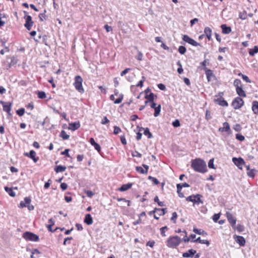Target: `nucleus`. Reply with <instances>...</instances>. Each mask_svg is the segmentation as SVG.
<instances>
[{"mask_svg": "<svg viewBox=\"0 0 258 258\" xmlns=\"http://www.w3.org/2000/svg\"><path fill=\"white\" fill-rule=\"evenodd\" d=\"M66 167L62 166V165H58L57 166L55 169L54 170L56 173L63 172L66 170Z\"/></svg>", "mask_w": 258, "mask_h": 258, "instance_id": "nucleus-30", "label": "nucleus"}, {"mask_svg": "<svg viewBox=\"0 0 258 258\" xmlns=\"http://www.w3.org/2000/svg\"><path fill=\"white\" fill-rule=\"evenodd\" d=\"M38 97L40 99H44L46 98V94L43 91H38L37 93Z\"/></svg>", "mask_w": 258, "mask_h": 258, "instance_id": "nucleus-39", "label": "nucleus"}, {"mask_svg": "<svg viewBox=\"0 0 258 258\" xmlns=\"http://www.w3.org/2000/svg\"><path fill=\"white\" fill-rule=\"evenodd\" d=\"M172 125L174 127H178L180 126V123L178 119H176L175 120L172 122Z\"/></svg>", "mask_w": 258, "mask_h": 258, "instance_id": "nucleus-55", "label": "nucleus"}, {"mask_svg": "<svg viewBox=\"0 0 258 258\" xmlns=\"http://www.w3.org/2000/svg\"><path fill=\"white\" fill-rule=\"evenodd\" d=\"M211 118H212V116H211V115L210 114V111L209 110H206L205 118L207 120H209L211 119Z\"/></svg>", "mask_w": 258, "mask_h": 258, "instance_id": "nucleus-57", "label": "nucleus"}, {"mask_svg": "<svg viewBox=\"0 0 258 258\" xmlns=\"http://www.w3.org/2000/svg\"><path fill=\"white\" fill-rule=\"evenodd\" d=\"M235 229L239 232H243L244 230V226L240 224H238L236 227L235 226Z\"/></svg>", "mask_w": 258, "mask_h": 258, "instance_id": "nucleus-45", "label": "nucleus"}, {"mask_svg": "<svg viewBox=\"0 0 258 258\" xmlns=\"http://www.w3.org/2000/svg\"><path fill=\"white\" fill-rule=\"evenodd\" d=\"M145 77H142V80H141V81H140L139 82V83H138V84H137V87H142L143 86V83L145 81Z\"/></svg>", "mask_w": 258, "mask_h": 258, "instance_id": "nucleus-52", "label": "nucleus"}, {"mask_svg": "<svg viewBox=\"0 0 258 258\" xmlns=\"http://www.w3.org/2000/svg\"><path fill=\"white\" fill-rule=\"evenodd\" d=\"M161 105H158L156 108H154V115L155 117H157L160 114L161 111Z\"/></svg>", "mask_w": 258, "mask_h": 258, "instance_id": "nucleus-31", "label": "nucleus"}, {"mask_svg": "<svg viewBox=\"0 0 258 258\" xmlns=\"http://www.w3.org/2000/svg\"><path fill=\"white\" fill-rule=\"evenodd\" d=\"M182 39L184 41L194 46H200V44L199 43L196 42L195 40L189 37L187 35H184L182 37Z\"/></svg>", "mask_w": 258, "mask_h": 258, "instance_id": "nucleus-6", "label": "nucleus"}, {"mask_svg": "<svg viewBox=\"0 0 258 258\" xmlns=\"http://www.w3.org/2000/svg\"><path fill=\"white\" fill-rule=\"evenodd\" d=\"M131 70L130 68H126L124 70H123V71H122L120 73V75L121 76H123L124 75H125L126 74H127L128 71Z\"/></svg>", "mask_w": 258, "mask_h": 258, "instance_id": "nucleus-63", "label": "nucleus"}, {"mask_svg": "<svg viewBox=\"0 0 258 258\" xmlns=\"http://www.w3.org/2000/svg\"><path fill=\"white\" fill-rule=\"evenodd\" d=\"M258 52V47L254 46L252 49H250L249 51V54L251 56H254V54Z\"/></svg>", "mask_w": 258, "mask_h": 258, "instance_id": "nucleus-32", "label": "nucleus"}, {"mask_svg": "<svg viewBox=\"0 0 258 258\" xmlns=\"http://www.w3.org/2000/svg\"><path fill=\"white\" fill-rule=\"evenodd\" d=\"M154 201L155 202L157 203L159 206L163 207L165 206L164 203L163 202L159 201L158 197L157 196H155Z\"/></svg>", "mask_w": 258, "mask_h": 258, "instance_id": "nucleus-36", "label": "nucleus"}, {"mask_svg": "<svg viewBox=\"0 0 258 258\" xmlns=\"http://www.w3.org/2000/svg\"><path fill=\"white\" fill-rule=\"evenodd\" d=\"M252 109L254 113L258 114V101H253Z\"/></svg>", "mask_w": 258, "mask_h": 258, "instance_id": "nucleus-28", "label": "nucleus"}, {"mask_svg": "<svg viewBox=\"0 0 258 258\" xmlns=\"http://www.w3.org/2000/svg\"><path fill=\"white\" fill-rule=\"evenodd\" d=\"M86 195L89 198H91L94 195V192L91 190H87L86 191Z\"/></svg>", "mask_w": 258, "mask_h": 258, "instance_id": "nucleus-62", "label": "nucleus"}, {"mask_svg": "<svg viewBox=\"0 0 258 258\" xmlns=\"http://www.w3.org/2000/svg\"><path fill=\"white\" fill-rule=\"evenodd\" d=\"M104 27L107 32H109L112 31V27L111 26H108V25H105Z\"/></svg>", "mask_w": 258, "mask_h": 258, "instance_id": "nucleus-64", "label": "nucleus"}, {"mask_svg": "<svg viewBox=\"0 0 258 258\" xmlns=\"http://www.w3.org/2000/svg\"><path fill=\"white\" fill-rule=\"evenodd\" d=\"M196 250L190 249L187 251L182 253V256L183 257H192L196 253Z\"/></svg>", "mask_w": 258, "mask_h": 258, "instance_id": "nucleus-13", "label": "nucleus"}, {"mask_svg": "<svg viewBox=\"0 0 258 258\" xmlns=\"http://www.w3.org/2000/svg\"><path fill=\"white\" fill-rule=\"evenodd\" d=\"M204 70H205V73L207 76L208 81H211L212 78L214 77V75L212 71L210 69H208L207 68H204Z\"/></svg>", "mask_w": 258, "mask_h": 258, "instance_id": "nucleus-20", "label": "nucleus"}, {"mask_svg": "<svg viewBox=\"0 0 258 258\" xmlns=\"http://www.w3.org/2000/svg\"><path fill=\"white\" fill-rule=\"evenodd\" d=\"M236 138L239 141H242L245 139V138L243 136L240 134H236Z\"/></svg>", "mask_w": 258, "mask_h": 258, "instance_id": "nucleus-53", "label": "nucleus"}, {"mask_svg": "<svg viewBox=\"0 0 258 258\" xmlns=\"http://www.w3.org/2000/svg\"><path fill=\"white\" fill-rule=\"evenodd\" d=\"M138 55L137 57V59L139 60H142L143 59V53L139 50H138Z\"/></svg>", "mask_w": 258, "mask_h": 258, "instance_id": "nucleus-58", "label": "nucleus"}, {"mask_svg": "<svg viewBox=\"0 0 258 258\" xmlns=\"http://www.w3.org/2000/svg\"><path fill=\"white\" fill-rule=\"evenodd\" d=\"M24 19H25L26 23L24 24V26L28 30H30L32 26L33 25V22L32 20L31 16L29 15H25L24 16Z\"/></svg>", "mask_w": 258, "mask_h": 258, "instance_id": "nucleus-7", "label": "nucleus"}, {"mask_svg": "<svg viewBox=\"0 0 258 258\" xmlns=\"http://www.w3.org/2000/svg\"><path fill=\"white\" fill-rule=\"evenodd\" d=\"M123 99V95H120L119 98L114 100V103L115 104H119L121 103Z\"/></svg>", "mask_w": 258, "mask_h": 258, "instance_id": "nucleus-49", "label": "nucleus"}, {"mask_svg": "<svg viewBox=\"0 0 258 258\" xmlns=\"http://www.w3.org/2000/svg\"><path fill=\"white\" fill-rule=\"evenodd\" d=\"M31 202V199L29 197H25L24 201H21L20 203V207L24 208L27 207L30 204Z\"/></svg>", "mask_w": 258, "mask_h": 258, "instance_id": "nucleus-16", "label": "nucleus"}, {"mask_svg": "<svg viewBox=\"0 0 258 258\" xmlns=\"http://www.w3.org/2000/svg\"><path fill=\"white\" fill-rule=\"evenodd\" d=\"M192 241H193L194 242H199V243H202V244H205L207 246H209L210 245V242H209V241L208 240H202L201 239L200 237H198L197 239H196L195 240H192Z\"/></svg>", "mask_w": 258, "mask_h": 258, "instance_id": "nucleus-27", "label": "nucleus"}, {"mask_svg": "<svg viewBox=\"0 0 258 258\" xmlns=\"http://www.w3.org/2000/svg\"><path fill=\"white\" fill-rule=\"evenodd\" d=\"M254 171L255 169H254L250 170L249 172H247L248 176L250 177H253L255 175Z\"/></svg>", "mask_w": 258, "mask_h": 258, "instance_id": "nucleus-54", "label": "nucleus"}, {"mask_svg": "<svg viewBox=\"0 0 258 258\" xmlns=\"http://www.w3.org/2000/svg\"><path fill=\"white\" fill-rule=\"evenodd\" d=\"M143 166L144 167V169L141 166H136V171L141 174H147L149 168V166L146 164H143Z\"/></svg>", "mask_w": 258, "mask_h": 258, "instance_id": "nucleus-11", "label": "nucleus"}, {"mask_svg": "<svg viewBox=\"0 0 258 258\" xmlns=\"http://www.w3.org/2000/svg\"><path fill=\"white\" fill-rule=\"evenodd\" d=\"M191 166L195 171L198 172L205 173L207 171L206 162L200 158L193 160Z\"/></svg>", "mask_w": 258, "mask_h": 258, "instance_id": "nucleus-1", "label": "nucleus"}, {"mask_svg": "<svg viewBox=\"0 0 258 258\" xmlns=\"http://www.w3.org/2000/svg\"><path fill=\"white\" fill-rule=\"evenodd\" d=\"M214 158L211 159L208 162V167L210 168L215 169V166L214 164Z\"/></svg>", "mask_w": 258, "mask_h": 258, "instance_id": "nucleus-42", "label": "nucleus"}, {"mask_svg": "<svg viewBox=\"0 0 258 258\" xmlns=\"http://www.w3.org/2000/svg\"><path fill=\"white\" fill-rule=\"evenodd\" d=\"M223 127H220L219 129V131L221 132H228L230 131V125L229 123L227 122H225L223 124Z\"/></svg>", "mask_w": 258, "mask_h": 258, "instance_id": "nucleus-21", "label": "nucleus"}, {"mask_svg": "<svg viewBox=\"0 0 258 258\" xmlns=\"http://www.w3.org/2000/svg\"><path fill=\"white\" fill-rule=\"evenodd\" d=\"M186 200L188 202H191L193 203H195L196 201V199H195V195H191L187 197L186 198Z\"/></svg>", "mask_w": 258, "mask_h": 258, "instance_id": "nucleus-40", "label": "nucleus"}, {"mask_svg": "<svg viewBox=\"0 0 258 258\" xmlns=\"http://www.w3.org/2000/svg\"><path fill=\"white\" fill-rule=\"evenodd\" d=\"M215 102H217L219 105L226 107L228 105L227 102L221 96L215 99Z\"/></svg>", "mask_w": 258, "mask_h": 258, "instance_id": "nucleus-12", "label": "nucleus"}, {"mask_svg": "<svg viewBox=\"0 0 258 258\" xmlns=\"http://www.w3.org/2000/svg\"><path fill=\"white\" fill-rule=\"evenodd\" d=\"M132 185H133V184L131 183H128L125 184H123L119 188V190L121 191H126V190H128V189H130L132 187Z\"/></svg>", "mask_w": 258, "mask_h": 258, "instance_id": "nucleus-26", "label": "nucleus"}, {"mask_svg": "<svg viewBox=\"0 0 258 258\" xmlns=\"http://www.w3.org/2000/svg\"><path fill=\"white\" fill-rule=\"evenodd\" d=\"M202 197V195L199 194H197L195 195V199H196V203H203V201L201 200V198Z\"/></svg>", "mask_w": 258, "mask_h": 258, "instance_id": "nucleus-38", "label": "nucleus"}, {"mask_svg": "<svg viewBox=\"0 0 258 258\" xmlns=\"http://www.w3.org/2000/svg\"><path fill=\"white\" fill-rule=\"evenodd\" d=\"M181 239L178 236H171L167 240L166 245L168 247L174 248L180 243Z\"/></svg>", "mask_w": 258, "mask_h": 258, "instance_id": "nucleus-2", "label": "nucleus"}, {"mask_svg": "<svg viewBox=\"0 0 258 258\" xmlns=\"http://www.w3.org/2000/svg\"><path fill=\"white\" fill-rule=\"evenodd\" d=\"M82 82L83 79L81 76H77L75 77L74 85L76 89L81 93H83L84 92V88L82 86Z\"/></svg>", "mask_w": 258, "mask_h": 258, "instance_id": "nucleus-3", "label": "nucleus"}, {"mask_svg": "<svg viewBox=\"0 0 258 258\" xmlns=\"http://www.w3.org/2000/svg\"><path fill=\"white\" fill-rule=\"evenodd\" d=\"M235 241L241 246H243L245 244V240L242 236L234 235Z\"/></svg>", "mask_w": 258, "mask_h": 258, "instance_id": "nucleus-10", "label": "nucleus"}, {"mask_svg": "<svg viewBox=\"0 0 258 258\" xmlns=\"http://www.w3.org/2000/svg\"><path fill=\"white\" fill-rule=\"evenodd\" d=\"M178 52L181 54H184L186 51V48L183 46H180L178 48Z\"/></svg>", "mask_w": 258, "mask_h": 258, "instance_id": "nucleus-41", "label": "nucleus"}, {"mask_svg": "<svg viewBox=\"0 0 258 258\" xmlns=\"http://www.w3.org/2000/svg\"><path fill=\"white\" fill-rule=\"evenodd\" d=\"M80 127L79 121L73 122L69 124V129L72 131H75Z\"/></svg>", "mask_w": 258, "mask_h": 258, "instance_id": "nucleus-18", "label": "nucleus"}, {"mask_svg": "<svg viewBox=\"0 0 258 258\" xmlns=\"http://www.w3.org/2000/svg\"><path fill=\"white\" fill-rule=\"evenodd\" d=\"M89 142L90 144L92 146H93L98 152H100L101 151V147L98 143H97L95 141L94 139L93 138L90 139Z\"/></svg>", "mask_w": 258, "mask_h": 258, "instance_id": "nucleus-15", "label": "nucleus"}, {"mask_svg": "<svg viewBox=\"0 0 258 258\" xmlns=\"http://www.w3.org/2000/svg\"><path fill=\"white\" fill-rule=\"evenodd\" d=\"M132 155L133 157H137L139 158H141L142 157V154L137 151H135L134 152L132 153Z\"/></svg>", "mask_w": 258, "mask_h": 258, "instance_id": "nucleus-56", "label": "nucleus"}, {"mask_svg": "<svg viewBox=\"0 0 258 258\" xmlns=\"http://www.w3.org/2000/svg\"><path fill=\"white\" fill-rule=\"evenodd\" d=\"M144 134L145 135V136H148V138L149 139H151L153 138V135L152 134L150 133V131H149V129L148 128H146L145 130H144Z\"/></svg>", "mask_w": 258, "mask_h": 258, "instance_id": "nucleus-35", "label": "nucleus"}, {"mask_svg": "<svg viewBox=\"0 0 258 258\" xmlns=\"http://www.w3.org/2000/svg\"><path fill=\"white\" fill-rule=\"evenodd\" d=\"M158 87L161 90L164 91L166 89L165 86L164 84H161V83L158 84Z\"/></svg>", "mask_w": 258, "mask_h": 258, "instance_id": "nucleus-61", "label": "nucleus"}, {"mask_svg": "<svg viewBox=\"0 0 258 258\" xmlns=\"http://www.w3.org/2000/svg\"><path fill=\"white\" fill-rule=\"evenodd\" d=\"M5 189L11 197H14L16 196L15 192L13 191L12 188L5 186Z\"/></svg>", "mask_w": 258, "mask_h": 258, "instance_id": "nucleus-29", "label": "nucleus"}, {"mask_svg": "<svg viewBox=\"0 0 258 258\" xmlns=\"http://www.w3.org/2000/svg\"><path fill=\"white\" fill-rule=\"evenodd\" d=\"M166 208H155L153 210V212H156L157 213L158 215L159 216H163L166 213Z\"/></svg>", "mask_w": 258, "mask_h": 258, "instance_id": "nucleus-24", "label": "nucleus"}, {"mask_svg": "<svg viewBox=\"0 0 258 258\" xmlns=\"http://www.w3.org/2000/svg\"><path fill=\"white\" fill-rule=\"evenodd\" d=\"M22 237L26 240L37 242L39 240V236L31 232H25L23 234Z\"/></svg>", "mask_w": 258, "mask_h": 258, "instance_id": "nucleus-4", "label": "nucleus"}, {"mask_svg": "<svg viewBox=\"0 0 258 258\" xmlns=\"http://www.w3.org/2000/svg\"><path fill=\"white\" fill-rule=\"evenodd\" d=\"M145 97L147 100H148L150 102H153L154 99V94L153 93L150 92L149 95L146 94Z\"/></svg>", "mask_w": 258, "mask_h": 258, "instance_id": "nucleus-34", "label": "nucleus"}, {"mask_svg": "<svg viewBox=\"0 0 258 258\" xmlns=\"http://www.w3.org/2000/svg\"><path fill=\"white\" fill-rule=\"evenodd\" d=\"M183 233L185 234L184 236L182 238L181 240L187 242L190 240V238L187 237V232L185 230L183 231Z\"/></svg>", "mask_w": 258, "mask_h": 258, "instance_id": "nucleus-46", "label": "nucleus"}, {"mask_svg": "<svg viewBox=\"0 0 258 258\" xmlns=\"http://www.w3.org/2000/svg\"><path fill=\"white\" fill-rule=\"evenodd\" d=\"M226 217L227 218V220L230 225H231L233 229H235V224L236 222V219L235 218H234L232 214L229 212L226 213Z\"/></svg>", "mask_w": 258, "mask_h": 258, "instance_id": "nucleus-8", "label": "nucleus"}, {"mask_svg": "<svg viewBox=\"0 0 258 258\" xmlns=\"http://www.w3.org/2000/svg\"><path fill=\"white\" fill-rule=\"evenodd\" d=\"M232 161L240 169H242V166L244 164V161L241 158L233 157Z\"/></svg>", "mask_w": 258, "mask_h": 258, "instance_id": "nucleus-9", "label": "nucleus"}, {"mask_svg": "<svg viewBox=\"0 0 258 258\" xmlns=\"http://www.w3.org/2000/svg\"><path fill=\"white\" fill-rule=\"evenodd\" d=\"M222 33L224 34H229L231 32V28L230 27L227 26L226 24H223L221 26Z\"/></svg>", "mask_w": 258, "mask_h": 258, "instance_id": "nucleus-23", "label": "nucleus"}, {"mask_svg": "<svg viewBox=\"0 0 258 258\" xmlns=\"http://www.w3.org/2000/svg\"><path fill=\"white\" fill-rule=\"evenodd\" d=\"M18 115H19L20 116H22L24 115L25 113V109L24 108H21L16 111Z\"/></svg>", "mask_w": 258, "mask_h": 258, "instance_id": "nucleus-44", "label": "nucleus"}, {"mask_svg": "<svg viewBox=\"0 0 258 258\" xmlns=\"http://www.w3.org/2000/svg\"><path fill=\"white\" fill-rule=\"evenodd\" d=\"M59 137L65 140H68L70 138V136L68 135L63 130L61 131Z\"/></svg>", "mask_w": 258, "mask_h": 258, "instance_id": "nucleus-33", "label": "nucleus"}, {"mask_svg": "<svg viewBox=\"0 0 258 258\" xmlns=\"http://www.w3.org/2000/svg\"><path fill=\"white\" fill-rule=\"evenodd\" d=\"M24 155L26 156H28L30 157L31 159H32L35 163H36L38 161V158L35 157L36 153L33 150H31L29 153H26L24 154Z\"/></svg>", "mask_w": 258, "mask_h": 258, "instance_id": "nucleus-14", "label": "nucleus"}, {"mask_svg": "<svg viewBox=\"0 0 258 258\" xmlns=\"http://www.w3.org/2000/svg\"><path fill=\"white\" fill-rule=\"evenodd\" d=\"M244 104V101L240 97L235 98L234 100L232 101V106L235 109H239L241 108Z\"/></svg>", "mask_w": 258, "mask_h": 258, "instance_id": "nucleus-5", "label": "nucleus"}, {"mask_svg": "<svg viewBox=\"0 0 258 258\" xmlns=\"http://www.w3.org/2000/svg\"><path fill=\"white\" fill-rule=\"evenodd\" d=\"M236 93L237 94L241 97H245L246 94L245 92L243 91L242 87H238L236 88Z\"/></svg>", "mask_w": 258, "mask_h": 258, "instance_id": "nucleus-25", "label": "nucleus"}, {"mask_svg": "<svg viewBox=\"0 0 258 258\" xmlns=\"http://www.w3.org/2000/svg\"><path fill=\"white\" fill-rule=\"evenodd\" d=\"M239 76H241L242 79L245 81H246V82L247 83H250L251 81L249 79L248 77L246 76V75H243L241 73H239L238 74Z\"/></svg>", "mask_w": 258, "mask_h": 258, "instance_id": "nucleus-48", "label": "nucleus"}, {"mask_svg": "<svg viewBox=\"0 0 258 258\" xmlns=\"http://www.w3.org/2000/svg\"><path fill=\"white\" fill-rule=\"evenodd\" d=\"M84 222L88 225H90L93 224V219L90 214H87L85 215Z\"/></svg>", "mask_w": 258, "mask_h": 258, "instance_id": "nucleus-19", "label": "nucleus"}, {"mask_svg": "<svg viewBox=\"0 0 258 258\" xmlns=\"http://www.w3.org/2000/svg\"><path fill=\"white\" fill-rule=\"evenodd\" d=\"M12 106V102H7L6 104L3 105L4 111L7 112L8 113V114H9L10 115H11V110Z\"/></svg>", "mask_w": 258, "mask_h": 258, "instance_id": "nucleus-17", "label": "nucleus"}, {"mask_svg": "<svg viewBox=\"0 0 258 258\" xmlns=\"http://www.w3.org/2000/svg\"><path fill=\"white\" fill-rule=\"evenodd\" d=\"M109 122V119L107 118L106 116H104L103 119L101 121V123L102 124H106Z\"/></svg>", "mask_w": 258, "mask_h": 258, "instance_id": "nucleus-59", "label": "nucleus"}, {"mask_svg": "<svg viewBox=\"0 0 258 258\" xmlns=\"http://www.w3.org/2000/svg\"><path fill=\"white\" fill-rule=\"evenodd\" d=\"M120 132H121V129L120 128V127L117 126H114L113 131L114 134L117 135L119 134Z\"/></svg>", "mask_w": 258, "mask_h": 258, "instance_id": "nucleus-51", "label": "nucleus"}, {"mask_svg": "<svg viewBox=\"0 0 258 258\" xmlns=\"http://www.w3.org/2000/svg\"><path fill=\"white\" fill-rule=\"evenodd\" d=\"M204 33L206 35L209 40H211L212 39V30L210 28L206 27L204 29Z\"/></svg>", "mask_w": 258, "mask_h": 258, "instance_id": "nucleus-22", "label": "nucleus"}, {"mask_svg": "<svg viewBox=\"0 0 258 258\" xmlns=\"http://www.w3.org/2000/svg\"><path fill=\"white\" fill-rule=\"evenodd\" d=\"M177 217V214L176 212H174L172 214L171 220L174 223H175Z\"/></svg>", "mask_w": 258, "mask_h": 258, "instance_id": "nucleus-47", "label": "nucleus"}, {"mask_svg": "<svg viewBox=\"0 0 258 258\" xmlns=\"http://www.w3.org/2000/svg\"><path fill=\"white\" fill-rule=\"evenodd\" d=\"M69 150H70L69 149H67L64 151L62 152L61 153V154L62 155H66V156H67L68 157H70V155L69 154Z\"/></svg>", "mask_w": 258, "mask_h": 258, "instance_id": "nucleus-60", "label": "nucleus"}, {"mask_svg": "<svg viewBox=\"0 0 258 258\" xmlns=\"http://www.w3.org/2000/svg\"><path fill=\"white\" fill-rule=\"evenodd\" d=\"M167 229L168 227L166 226H164L160 229L161 234L163 236H166L165 230H167Z\"/></svg>", "mask_w": 258, "mask_h": 258, "instance_id": "nucleus-43", "label": "nucleus"}, {"mask_svg": "<svg viewBox=\"0 0 258 258\" xmlns=\"http://www.w3.org/2000/svg\"><path fill=\"white\" fill-rule=\"evenodd\" d=\"M234 86L236 88L241 87V82L239 79H235L233 83Z\"/></svg>", "mask_w": 258, "mask_h": 258, "instance_id": "nucleus-37", "label": "nucleus"}, {"mask_svg": "<svg viewBox=\"0 0 258 258\" xmlns=\"http://www.w3.org/2000/svg\"><path fill=\"white\" fill-rule=\"evenodd\" d=\"M220 216V214H215L213 216V220L215 222H217Z\"/></svg>", "mask_w": 258, "mask_h": 258, "instance_id": "nucleus-50", "label": "nucleus"}]
</instances>
